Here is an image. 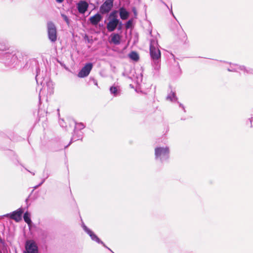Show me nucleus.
Listing matches in <instances>:
<instances>
[{"mask_svg": "<svg viewBox=\"0 0 253 253\" xmlns=\"http://www.w3.org/2000/svg\"><path fill=\"white\" fill-rule=\"evenodd\" d=\"M111 41L115 44H119L120 43L121 37L118 34H112L111 35Z\"/></svg>", "mask_w": 253, "mask_h": 253, "instance_id": "16", "label": "nucleus"}, {"mask_svg": "<svg viewBox=\"0 0 253 253\" xmlns=\"http://www.w3.org/2000/svg\"><path fill=\"white\" fill-rule=\"evenodd\" d=\"M3 62L7 66H12L18 62L17 57L15 54L5 53L3 55Z\"/></svg>", "mask_w": 253, "mask_h": 253, "instance_id": "6", "label": "nucleus"}, {"mask_svg": "<svg viewBox=\"0 0 253 253\" xmlns=\"http://www.w3.org/2000/svg\"><path fill=\"white\" fill-rule=\"evenodd\" d=\"M110 92L113 96L117 97L121 94L122 90L120 86L114 84L110 87Z\"/></svg>", "mask_w": 253, "mask_h": 253, "instance_id": "14", "label": "nucleus"}, {"mask_svg": "<svg viewBox=\"0 0 253 253\" xmlns=\"http://www.w3.org/2000/svg\"><path fill=\"white\" fill-rule=\"evenodd\" d=\"M102 17L99 13H97L89 18L90 22L93 25H97L101 20Z\"/></svg>", "mask_w": 253, "mask_h": 253, "instance_id": "15", "label": "nucleus"}, {"mask_svg": "<svg viewBox=\"0 0 253 253\" xmlns=\"http://www.w3.org/2000/svg\"><path fill=\"white\" fill-rule=\"evenodd\" d=\"M36 80L37 84H40L42 85V88L41 89L39 93L40 100L41 99L42 92L45 89L46 87H47L48 92L50 94H51L53 92V84L52 82L49 81H47V80L44 82V80H42V78L41 76L40 73H38V72H37Z\"/></svg>", "mask_w": 253, "mask_h": 253, "instance_id": "3", "label": "nucleus"}, {"mask_svg": "<svg viewBox=\"0 0 253 253\" xmlns=\"http://www.w3.org/2000/svg\"><path fill=\"white\" fill-rule=\"evenodd\" d=\"M113 0H106L100 7V12L104 14L108 13L113 7Z\"/></svg>", "mask_w": 253, "mask_h": 253, "instance_id": "10", "label": "nucleus"}, {"mask_svg": "<svg viewBox=\"0 0 253 253\" xmlns=\"http://www.w3.org/2000/svg\"><path fill=\"white\" fill-rule=\"evenodd\" d=\"M83 134L82 132L80 131H78V130H76V133L75 134V133H73V136L71 138V141L69 145L71 144L72 141H75L76 140L81 139L82 138Z\"/></svg>", "mask_w": 253, "mask_h": 253, "instance_id": "17", "label": "nucleus"}, {"mask_svg": "<svg viewBox=\"0 0 253 253\" xmlns=\"http://www.w3.org/2000/svg\"><path fill=\"white\" fill-rule=\"evenodd\" d=\"M48 38L50 42H54L57 40V30L54 24L51 21L47 23Z\"/></svg>", "mask_w": 253, "mask_h": 253, "instance_id": "4", "label": "nucleus"}, {"mask_svg": "<svg viewBox=\"0 0 253 253\" xmlns=\"http://www.w3.org/2000/svg\"><path fill=\"white\" fill-rule=\"evenodd\" d=\"M224 68L229 72H239L242 71L244 73H251L253 72V70L251 69H247L244 66H240L238 64H228L226 63L224 65Z\"/></svg>", "mask_w": 253, "mask_h": 253, "instance_id": "5", "label": "nucleus"}, {"mask_svg": "<svg viewBox=\"0 0 253 253\" xmlns=\"http://www.w3.org/2000/svg\"><path fill=\"white\" fill-rule=\"evenodd\" d=\"M88 4L84 0H80L77 4V8L79 13L84 14L87 10Z\"/></svg>", "mask_w": 253, "mask_h": 253, "instance_id": "13", "label": "nucleus"}, {"mask_svg": "<svg viewBox=\"0 0 253 253\" xmlns=\"http://www.w3.org/2000/svg\"><path fill=\"white\" fill-rule=\"evenodd\" d=\"M27 253H38V247L36 243L33 240L26 242L25 246Z\"/></svg>", "mask_w": 253, "mask_h": 253, "instance_id": "9", "label": "nucleus"}, {"mask_svg": "<svg viewBox=\"0 0 253 253\" xmlns=\"http://www.w3.org/2000/svg\"><path fill=\"white\" fill-rule=\"evenodd\" d=\"M179 106L182 108V109L185 111L184 110V106L181 104H179Z\"/></svg>", "mask_w": 253, "mask_h": 253, "instance_id": "29", "label": "nucleus"}, {"mask_svg": "<svg viewBox=\"0 0 253 253\" xmlns=\"http://www.w3.org/2000/svg\"><path fill=\"white\" fill-rule=\"evenodd\" d=\"M129 57L133 61H137L139 59V55L134 51L131 52L129 55Z\"/></svg>", "mask_w": 253, "mask_h": 253, "instance_id": "21", "label": "nucleus"}, {"mask_svg": "<svg viewBox=\"0 0 253 253\" xmlns=\"http://www.w3.org/2000/svg\"><path fill=\"white\" fill-rule=\"evenodd\" d=\"M135 73H138V75L136 76L135 82L137 84H139L142 81V74L141 70H138Z\"/></svg>", "mask_w": 253, "mask_h": 253, "instance_id": "22", "label": "nucleus"}, {"mask_svg": "<svg viewBox=\"0 0 253 253\" xmlns=\"http://www.w3.org/2000/svg\"><path fill=\"white\" fill-rule=\"evenodd\" d=\"M119 23V20L116 17L111 19L107 24V29L109 32L114 31Z\"/></svg>", "mask_w": 253, "mask_h": 253, "instance_id": "12", "label": "nucleus"}, {"mask_svg": "<svg viewBox=\"0 0 253 253\" xmlns=\"http://www.w3.org/2000/svg\"><path fill=\"white\" fill-rule=\"evenodd\" d=\"M92 68L93 64L92 63H86L78 73V76L81 78L87 77L89 74Z\"/></svg>", "mask_w": 253, "mask_h": 253, "instance_id": "8", "label": "nucleus"}, {"mask_svg": "<svg viewBox=\"0 0 253 253\" xmlns=\"http://www.w3.org/2000/svg\"><path fill=\"white\" fill-rule=\"evenodd\" d=\"M85 126L82 123H76L74 128V133H76V130H81L85 127Z\"/></svg>", "mask_w": 253, "mask_h": 253, "instance_id": "23", "label": "nucleus"}, {"mask_svg": "<svg viewBox=\"0 0 253 253\" xmlns=\"http://www.w3.org/2000/svg\"><path fill=\"white\" fill-rule=\"evenodd\" d=\"M152 38L150 39L149 50L150 55L152 61V66L156 70H159L160 68V59L161 54L159 48L157 39L152 36L151 32L150 33Z\"/></svg>", "mask_w": 253, "mask_h": 253, "instance_id": "1", "label": "nucleus"}, {"mask_svg": "<svg viewBox=\"0 0 253 253\" xmlns=\"http://www.w3.org/2000/svg\"><path fill=\"white\" fill-rule=\"evenodd\" d=\"M131 25H132V20H128V21L126 22V28L127 29H128V28H130V26H131Z\"/></svg>", "mask_w": 253, "mask_h": 253, "instance_id": "25", "label": "nucleus"}, {"mask_svg": "<svg viewBox=\"0 0 253 253\" xmlns=\"http://www.w3.org/2000/svg\"><path fill=\"white\" fill-rule=\"evenodd\" d=\"M167 99L171 102H175L177 100V98L175 95V93L172 91H171L167 96Z\"/></svg>", "mask_w": 253, "mask_h": 253, "instance_id": "20", "label": "nucleus"}, {"mask_svg": "<svg viewBox=\"0 0 253 253\" xmlns=\"http://www.w3.org/2000/svg\"><path fill=\"white\" fill-rule=\"evenodd\" d=\"M82 227L84 229V230L90 236L91 240L96 242V243L98 244H101L103 245V246L108 249L109 251H110L111 252L114 253L112 251L108 248L104 243L101 241L100 239L93 233V231H92L90 229H89L88 228L85 226V225L84 223L82 224Z\"/></svg>", "mask_w": 253, "mask_h": 253, "instance_id": "7", "label": "nucleus"}, {"mask_svg": "<svg viewBox=\"0 0 253 253\" xmlns=\"http://www.w3.org/2000/svg\"><path fill=\"white\" fill-rule=\"evenodd\" d=\"M48 177V174L47 173H46L45 177L43 179V180H42V181L38 185H37V186L35 187V188H37L38 187V186L41 185L45 181V179H46L47 177Z\"/></svg>", "mask_w": 253, "mask_h": 253, "instance_id": "26", "label": "nucleus"}, {"mask_svg": "<svg viewBox=\"0 0 253 253\" xmlns=\"http://www.w3.org/2000/svg\"><path fill=\"white\" fill-rule=\"evenodd\" d=\"M252 118L249 119L250 121V123H251V126H250L251 127H252Z\"/></svg>", "mask_w": 253, "mask_h": 253, "instance_id": "31", "label": "nucleus"}, {"mask_svg": "<svg viewBox=\"0 0 253 253\" xmlns=\"http://www.w3.org/2000/svg\"><path fill=\"white\" fill-rule=\"evenodd\" d=\"M63 123H64V121H63V120H60V121H59V123H60V124L61 126H62V127H63V126H63Z\"/></svg>", "mask_w": 253, "mask_h": 253, "instance_id": "27", "label": "nucleus"}, {"mask_svg": "<svg viewBox=\"0 0 253 253\" xmlns=\"http://www.w3.org/2000/svg\"><path fill=\"white\" fill-rule=\"evenodd\" d=\"M64 0H56V1L58 3L62 2Z\"/></svg>", "mask_w": 253, "mask_h": 253, "instance_id": "30", "label": "nucleus"}, {"mask_svg": "<svg viewBox=\"0 0 253 253\" xmlns=\"http://www.w3.org/2000/svg\"><path fill=\"white\" fill-rule=\"evenodd\" d=\"M93 83H94V85L97 86L98 84H97V81L95 80H93Z\"/></svg>", "mask_w": 253, "mask_h": 253, "instance_id": "28", "label": "nucleus"}, {"mask_svg": "<svg viewBox=\"0 0 253 253\" xmlns=\"http://www.w3.org/2000/svg\"><path fill=\"white\" fill-rule=\"evenodd\" d=\"M23 218L25 222H26L29 226H30L32 224V221L31 220V214L28 211L25 212Z\"/></svg>", "mask_w": 253, "mask_h": 253, "instance_id": "19", "label": "nucleus"}, {"mask_svg": "<svg viewBox=\"0 0 253 253\" xmlns=\"http://www.w3.org/2000/svg\"><path fill=\"white\" fill-rule=\"evenodd\" d=\"M61 17L64 19V20L66 22L67 25H69V24H70V20L68 18V17L66 15H65L64 14H61Z\"/></svg>", "mask_w": 253, "mask_h": 253, "instance_id": "24", "label": "nucleus"}, {"mask_svg": "<svg viewBox=\"0 0 253 253\" xmlns=\"http://www.w3.org/2000/svg\"><path fill=\"white\" fill-rule=\"evenodd\" d=\"M120 16L122 19L126 20L127 19L129 13L126 10V9L123 7H122L120 9Z\"/></svg>", "mask_w": 253, "mask_h": 253, "instance_id": "18", "label": "nucleus"}, {"mask_svg": "<svg viewBox=\"0 0 253 253\" xmlns=\"http://www.w3.org/2000/svg\"><path fill=\"white\" fill-rule=\"evenodd\" d=\"M23 211L22 208H19L12 213L6 214L5 216H9L10 218L14 219L16 221H19L21 219V216Z\"/></svg>", "mask_w": 253, "mask_h": 253, "instance_id": "11", "label": "nucleus"}, {"mask_svg": "<svg viewBox=\"0 0 253 253\" xmlns=\"http://www.w3.org/2000/svg\"><path fill=\"white\" fill-rule=\"evenodd\" d=\"M155 159L161 162L168 160L169 156V148L167 146L157 147L155 149Z\"/></svg>", "mask_w": 253, "mask_h": 253, "instance_id": "2", "label": "nucleus"}]
</instances>
